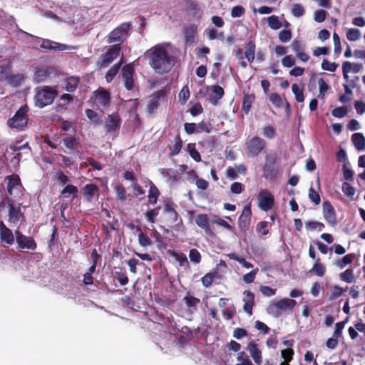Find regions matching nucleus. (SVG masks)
I'll return each mask as SVG.
<instances>
[{"label": "nucleus", "mask_w": 365, "mask_h": 365, "mask_svg": "<svg viewBox=\"0 0 365 365\" xmlns=\"http://www.w3.org/2000/svg\"><path fill=\"white\" fill-rule=\"evenodd\" d=\"M150 66L157 73L165 74L171 71L175 63V58L171 55L164 43L153 46L148 51Z\"/></svg>", "instance_id": "nucleus-1"}, {"label": "nucleus", "mask_w": 365, "mask_h": 365, "mask_svg": "<svg viewBox=\"0 0 365 365\" xmlns=\"http://www.w3.org/2000/svg\"><path fill=\"white\" fill-rule=\"evenodd\" d=\"M57 96L58 91L56 89L45 86L36 92L34 96L35 105L40 108H44L51 105Z\"/></svg>", "instance_id": "nucleus-2"}, {"label": "nucleus", "mask_w": 365, "mask_h": 365, "mask_svg": "<svg viewBox=\"0 0 365 365\" xmlns=\"http://www.w3.org/2000/svg\"><path fill=\"white\" fill-rule=\"evenodd\" d=\"M28 111L29 108L26 106L20 107L14 115L8 119L7 125L16 131L24 130L29 121Z\"/></svg>", "instance_id": "nucleus-3"}, {"label": "nucleus", "mask_w": 365, "mask_h": 365, "mask_svg": "<svg viewBox=\"0 0 365 365\" xmlns=\"http://www.w3.org/2000/svg\"><path fill=\"white\" fill-rule=\"evenodd\" d=\"M131 29V24L125 22L120 24L118 27L114 29L107 36V43H116L121 44L126 40L129 36V31Z\"/></svg>", "instance_id": "nucleus-4"}, {"label": "nucleus", "mask_w": 365, "mask_h": 365, "mask_svg": "<svg viewBox=\"0 0 365 365\" xmlns=\"http://www.w3.org/2000/svg\"><path fill=\"white\" fill-rule=\"evenodd\" d=\"M121 46L119 43H115L108 47L106 52L103 53L96 61V66L98 68H105L113 63L120 55Z\"/></svg>", "instance_id": "nucleus-5"}, {"label": "nucleus", "mask_w": 365, "mask_h": 365, "mask_svg": "<svg viewBox=\"0 0 365 365\" xmlns=\"http://www.w3.org/2000/svg\"><path fill=\"white\" fill-rule=\"evenodd\" d=\"M296 304L297 302L294 299L283 298L270 304L267 308V312L277 317L282 314V311H292Z\"/></svg>", "instance_id": "nucleus-6"}, {"label": "nucleus", "mask_w": 365, "mask_h": 365, "mask_svg": "<svg viewBox=\"0 0 365 365\" xmlns=\"http://www.w3.org/2000/svg\"><path fill=\"white\" fill-rule=\"evenodd\" d=\"M15 236L17 248L20 251L28 252L29 250L34 251L37 248V243L34 238L24 235L19 229L15 231Z\"/></svg>", "instance_id": "nucleus-7"}, {"label": "nucleus", "mask_w": 365, "mask_h": 365, "mask_svg": "<svg viewBox=\"0 0 365 365\" xmlns=\"http://www.w3.org/2000/svg\"><path fill=\"white\" fill-rule=\"evenodd\" d=\"M266 145L267 143L263 138L259 136H254L246 143V154L248 157H257L266 148Z\"/></svg>", "instance_id": "nucleus-8"}, {"label": "nucleus", "mask_w": 365, "mask_h": 365, "mask_svg": "<svg viewBox=\"0 0 365 365\" xmlns=\"http://www.w3.org/2000/svg\"><path fill=\"white\" fill-rule=\"evenodd\" d=\"M176 208L177 205L173 201L168 200L164 202L163 211L164 222L170 226H173L178 220L182 222V219L176 211Z\"/></svg>", "instance_id": "nucleus-9"}, {"label": "nucleus", "mask_w": 365, "mask_h": 365, "mask_svg": "<svg viewBox=\"0 0 365 365\" xmlns=\"http://www.w3.org/2000/svg\"><path fill=\"white\" fill-rule=\"evenodd\" d=\"M21 203H8V222L12 225H16L18 222H25L26 217L21 209Z\"/></svg>", "instance_id": "nucleus-10"}, {"label": "nucleus", "mask_w": 365, "mask_h": 365, "mask_svg": "<svg viewBox=\"0 0 365 365\" xmlns=\"http://www.w3.org/2000/svg\"><path fill=\"white\" fill-rule=\"evenodd\" d=\"M258 207L260 210L267 212L272 209L274 205V197L267 189L261 190L257 195Z\"/></svg>", "instance_id": "nucleus-11"}, {"label": "nucleus", "mask_w": 365, "mask_h": 365, "mask_svg": "<svg viewBox=\"0 0 365 365\" xmlns=\"http://www.w3.org/2000/svg\"><path fill=\"white\" fill-rule=\"evenodd\" d=\"M93 103L98 109L103 111L110 104V93L105 89L99 90L94 93Z\"/></svg>", "instance_id": "nucleus-12"}, {"label": "nucleus", "mask_w": 365, "mask_h": 365, "mask_svg": "<svg viewBox=\"0 0 365 365\" xmlns=\"http://www.w3.org/2000/svg\"><path fill=\"white\" fill-rule=\"evenodd\" d=\"M121 73L125 88L128 91H132L135 87L134 66L131 63L125 64L122 68Z\"/></svg>", "instance_id": "nucleus-13"}, {"label": "nucleus", "mask_w": 365, "mask_h": 365, "mask_svg": "<svg viewBox=\"0 0 365 365\" xmlns=\"http://www.w3.org/2000/svg\"><path fill=\"white\" fill-rule=\"evenodd\" d=\"M56 70L52 66H43L36 68L34 81L36 83L46 81L56 75Z\"/></svg>", "instance_id": "nucleus-14"}, {"label": "nucleus", "mask_w": 365, "mask_h": 365, "mask_svg": "<svg viewBox=\"0 0 365 365\" xmlns=\"http://www.w3.org/2000/svg\"><path fill=\"white\" fill-rule=\"evenodd\" d=\"M251 202L243 207L242 214L238 218V226L242 232H246L250 226L252 221Z\"/></svg>", "instance_id": "nucleus-15"}, {"label": "nucleus", "mask_w": 365, "mask_h": 365, "mask_svg": "<svg viewBox=\"0 0 365 365\" xmlns=\"http://www.w3.org/2000/svg\"><path fill=\"white\" fill-rule=\"evenodd\" d=\"M0 240L4 247H9L16 240L12 231L6 226L4 222H0Z\"/></svg>", "instance_id": "nucleus-16"}, {"label": "nucleus", "mask_w": 365, "mask_h": 365, "mask_svg": "<svg viewBox=\"0 0 365 365\" xmlns=\"http://www.w3.org/2000/svg\"><path fill=\"white\" fill-rule=\"evenodd\" d=\"M8 182L6 190L9 195L17 197L21 192L22 185L20 178L16 175H12L7 177Z\"/></svg>", "instance_id": "nucleus-17"}, {"label": "nucleus", "mask_w": 365, "mask_h": 365, "mask_svg": "<svg viewBox=\"0 0 365 365\" xmlns=\"http://www.w3.org/2000/svg\"><path fill=\"white\" fill-rule=\"evenodd\" d=\"M84 200L92 202L95 199L98 200L100 195L98 186L93 183L86 184L82 189Z\"/></svg>", "instance_id": "nucleus-18"}, {"label": "nucleus", "mask_w": 365, "mask_h": 365, "mask_svg": "<svg viewBox=\"0 0 365 365\" xmlns=\"http://www.w3.org/2000/svg\"><path fill=\"white\" fill-rule=\"evenodd\" d=\"M323 217L326 222L330 225H335L337 223L335 210L329 200L323 202Z\"/></svg>", "instance_id": "nucleus-19"}, {"label": "nucleus", "mask_w": 365, "mask_h": 365, "mask_svg": "<svg viewBox=\"0 0 365 365\" xmlns=\"http://www.w3.org/2000/svg\"><path fill=\"white\" fill-rule=\"evenodd\" d=\"M38 41L41 42L39 46L46 50L63 51L69 48L68 45L55 42L50 39H43L36 37V43Z\"/></svg>", "instance_id": "nucleus-20"}, {"label": "nucleus", "mask_w": 365, "mask_h": 365, "mask_svg": "<svg viewBox=\"0 0 365 365\" xmlns=\"http://www.w3.org/2000/svg\"><path fill=\"white\" fill-rule=\"evenodd\" d=\"M121 124V119L118 113L108 115L106 118L105 127L108 133L115 132L119 129Z\"/></svg>", "instance_id": "nucleus-21"}, {"label": "nucleus", "mask_w": 365, "mask_h": 365, "mask_svg": "<svg viewBox=\"0 0 365 365\" xmlns=\"http://www.w3.org/2000/svg\"><path fill=\"white\" fill-rule=\"evenodd\" d=\"M247 350L250 354L255 363L257 365H261L262 363V351L259 349L258 344L254 340H251L247 343Z\"/></svg>", "instance_id": "nucleus-22"}, {"label": "nucleus", "mask_w": 365, "mask_h": 365, "mask_svg": "<svg viewBox=\"0 0 365 365\" xmlns=\"http://www.w3.org/2000/svg\"><path fill=\"white\" fill-rule=\"evenodd\" d=\"M278 173V168L274 159L267 160L264 165L263 176L266 179H274Z\"/></svg>", "instance_id": "nucleus-23"}, {"label": "nucleus", "mask_w": 365, "mask_h": 365, "mask_svg": "<svg viewBox=\"0 0 365 365\" xmlns=\"http://www.w3.org/2000/svg\"><path fill=\"white\" fill-rule=\"evenodd\" d=\"M195 223L197 225L203 229L205 233L210 237L214 235V233L210 226L209 218L207 214H199L195 218Z\"/></svg>", "instance_id": "nucleus-24"}, {"label": "nucleus", "mask_w": 365, "mask_h": 365, "mask_svg": "<svg viewBox=\"0 0 365 365\" xmlns=\"http://www.w3.org/2000/svg\"><path fill=\"white\" fill-rule=\"evenodd\" d=\"M80 81L81 78L77 76H70L66 77L63 81V89L69 93H73L76 91Z\"/></svg>", "instance_id": "nucleus-25"}, {"label": "nucleus", "mask_w": 365, "mask_h": 365, "mask_svg": "<svg viewBox=\"0 0 365 365\" xmlns=\"http://www.w3.org/2000/svg\"><path fill=\"white\" fill-rule=\"evenodd\" d=\"M255 100V96L254 93H243V98L242 102V111L248 114L252 108V103Z\"/></svg>", "instance_id": "nucleus-26"}, {"label": "nucleus", "mask_w": 365, "mask_h": 365, "mask_svg": "<svg viewBox=\"0 0 365 365\" xmlns=\"http://www.w3.org/2000/svg\"><path fill=\"white\" fill-rule=\"evenodd\" d=\"M163 96V93L158 91L150 96V100L147 104V111L149 113H153L158 108L160 105V100Z\"/></svg>", "instance_id": "nucleus-27"}, {"label": "nucleus", "mask_w": 365, "mask_h": 365, "mask_svg": "<svg viewBox=\"0 0 365 365\" xmlns=\"http://www.w3.org/2000/svg\"><path fill=\"white\" fill-rule=\"evenodd\" d=\"M212 94L210 97V102L211 104L216 106L219 100L221 99L224 94V89L219 85H214L211 87Z\"/></svg>", "instance_id": "nucleus-28"}, {"label": "nucleus", "mask_w": 365, "mask_h": 365, "mask_svg": "<svg viewBox=\"0 0 365 365\" xmlns=\"http://www.w3.org/2000/svg\"><path fill=\"white\" fill-rule=\"evenodd\" d=\"M183 301L190 313H193L197 309V306L200 302V299L191 295L190 292H187L184 297Z\"/></svg>", "instance_id": "nucleus-29"}, {"label": "nucleus", "mask_w": 365, "mask_h": 365, "mask_svg": "<svg viewBox=\"0 0 365 365\" xmlns=\"http://www.w3.org/2000/svg\"><path fill=\"white\" fill-rule=\"evenodd\" d=\"M149 185L150 189L148 195V202L152 205H155L156 204L160 193L158 187L152 181H149Z\"/></svg>", "instance_id": "nucleus-30"}, {"label": "nucleus", "mask_w": 365, "mask_h": 365, "mask_svg": "<svg viewBox=\"0 0 365 365\" xmlns=\"http://www.w3.org/2000/svg\"><path fill=\"white\" fill-rule=\"evenodd\" d=\"M245 57L247 60L250 63H252L255 60V51H256V46L254 41H250L245 43Z\"/></svg>", "instance_id": "nucleus-31"}, {"label": "nucleus", "mask_w": 365, "mask_h": 365, "mask_svg": "<svg viewBox=\"0 0 365 365\" xmlns=\"http://www.w3.org/2000/svg\"><path fill=\"white\" fill-rule=\"evenodd\" d=\"M123 59H121L119 62L115 63L108 69L105 76L107 82L110 83L113 81L114 77L119 72V70L123 64Z\"/></svg>", "instance_id": "nucleus-32"}, {"label": "nucleus", "mask_w": 365, "mask_h": 365, "mask_svg": "<svg viewBox=\"0 0 365 365\" xmlns=\"http://www.w3.org/2000/svg\"><path fill=\"white\" fill-rule=\"evenodd\" d=\"M351 140L358 150H363L365 149V138L362 133H356L351 136Z\"/></svg>", "instance_id": "nucleus-33"}, {"label": "nucleus", "mask_w": 365, "mask_h": 365, "mask_svg": "<svg viewBox=\"0 0 365 365\" xmlns=\"http://www.w3.org/2000/svg\"><path fill=\"white\" fill-rule=\"evenodd\" d=\"M309 272L314 274L317 277H322L326 272L325 266L320 262V259H317L313 264Z\"/></svg>", "instance_id": "nucleus-34"}, {"label": "nucleus", "mask_w": 365, "mask_h": 365, "mask_svg": "<svg viewBox=\"0 0 365 365\" xmlns=\"http://www.w3.org/2000/svg\"><path fill=\"white\" fill-rule=\"evenodd\" d=\"M175 143L170 148L171 156H175L179 154L182 147V140L181 139L180 133L177 134L174 138Z\"/></svg>", "instance_id": "nucleus-35"}, {"label": "nucleus", "mask_w": 365, "mask_h": 365, "mask_svg": "<svg viewBox=\"0 0 365 365\" xmlns=\"http://www.w3.org/2000/svg\"><path fill=\"white\" fill-rule=\"evenodd\" d=\"M12 66L10 63L0 65V82L8 81L11 73Z\"/></svg>", "instance_id": "nucleus-36"}, {"label": "nucleus", "mask_w": 365, "mask_h": 365, "mask_svg": "<svg viewBox=\"0 0 365 365\" xmlns=\"http://www.w3.org/2000/svg\"><path fill=\"white\" fill-rule=\"evenodd\" d=\"M230 259H233L238 262L242 267L250 269L253 267V264L247 262L244 257H240L235 252L229 253L227 255Z\"/></svg>", "instance_id": "nucleus-37"}, {"label": "nucleus", "mask_w": 365, "mask_h": 365, "mask_svg": "<svg viewBox=\"0 0 365 365\" xmlns=\"http://www.w3.org/2000/svg\"><path fill=\"white\" fill-rule=\"evenodd\" d=\"M218 276H219V273L217 271L207 273L201 279L202 284H203V286L207 288L212 285L214 279L215 277H217Z\"/></svg>", "instance_id": "nucleus-38"}, {"label": "nucleus", "mask_w": 365, "mask_h": 365, "mask_svg": "<svg viewBox=\"0 0 365 365\" xmlns=\"http://www.w3.org/2000/svg\"><path fill=\"white\" fill-rule=\"evenodd\" d=\"M78 192V187L73 185H67L61 191V195L63 197H68L66 194L71 195L73 199L77 197V193Z\"/></svg>", "instance_id": "nucleus-39"}, {"label": "nucleus", "mask_w": 365, "mask_h": 365, "mask_svg": "<svg viewBox=\"0 0 365 365\" xmlns=\"http://www.w3.org/2000/svg\"><path fill=\"white\" fill-rule=\"evenodd\" d=\"M63 145L67 148L68 153H71L75 149V145L77 143V138L74 136H68L64 138L62 141Z\"/></svg>", "instance_id": "nucleus-40"}, {"label": "nucleus", "mask_w": 365, "mask_h": 365, "mask_svg": "<svg viewBox=\"0 0 365 365\" xmlns=\"http://www.w3.org/2000/svg\"><path fill=\"white\" fill-rule=\"evenodd\" d=\"M114 190H115L116 199L118 200H119L120 202H123L126 200V198H127L126 190L123 185H121V184L117 185L115 187Z\"/></svg>", "instance_id": "nucleus-41"}, {"label": "nucleus", "mask_w": 365, "mask_h": 365, "mask_svg": "<svg viewBox=\"0 0 365 365\" xmlns=\"http://www.w3.org/2000/svg\"><path fill=\"white\" fill-rule=\"evenodd\" d=\"M355 258V255L354 253L348 254L343 257L341 259L336 261V264L339 268L342 269L345 267L347 264H351Z\"/></svg>", "instance_id": "nucleus-42"}, {"label": "nucleus", "mask_w": 365, "mask_h": 365, "mask_svg": "<svg viewBox=\"0 0 365 365\" xmlns=\"http://www.w3.org/2000/svg\"><path fill=\"white\" fill-rule=\"evenodd\" d=\"M137 231L140 232L138 235V242L142 247H148L152 245V240L150 237L145 233L141 232V228L140 227H136Z\"/></svg>", "instance_id": "nucleus-43"}, {"label": "nucleus", "mask_w": 365, "mask_h": 365, "mask_svg": "<svg viewBox=\"0 0 365 365\" xmlns=\"http://www.w3.org/2000/svg\"><path fill=\"white\" fill-rule=\"evenodd\" d=\"M339 278L341 281L346 283H351L354 282V275L352 269H347L344 272L339 274Z\"/></svg>", "instance_id": "nucleus-44"}, {"label": "nucleus", "mask_w": 365, "mask_h": 365, "mask_svg": "<svg viewBox=\"0 0 365 365\" xmlns=\"http://www.w3.org/2000/svg\"><path fill=\"white\" fill-rule=\"evenodd\" d=\"M237 360L240 363H237L235 365H252V362L244 351L238 352Z\"/></svg>", "instance_id": "nucleus-45"}, {"label": "nucleus", "mask_w": 365, "mask_h": 365, "mask_svg": "<svg viewBox=\"0 0 365 365\" xmlns=\"http://www.w3.org/2000/svg\"><path fill=\"white\" fill-rule=\"evenodd\" d=\"M292 91L295 95V98L297 102L302 103L304 101L303 89L300 88L297 84H292Z\"/></svg>", "instance_id": "nucleus-46"}, {"label": "nucleus", "mask_w": 365, "mask_h": 365, "mask_svg": "<svg viewBox=\"0 0 365 365\" xmlns=\"http://www.w3.org/2000/svg\"><path fill=\"white\" fill-rule=\"evenodd\" d=\"M267 23L269 26L274 30H277L281 28L282 24L279 20L277 16L272 15L267 18Z\"/></svg>", "instance_id": "nucleus-47"}, {"label": "nucleus", "mask_w": 365, "mask_h": 365, "mask_svg": "<svg viewBox=\"0 0 365 365\" xmlns=\"http://www.w3.org/2000/svg\"><path fill=\"white\" fill-rule=\"evenodd\" d=\"M188 152L190 155V157L196 162H200L201 161V156L200 153L197 151V150L195 147V144L189 143L187 145Z\"/></svg>", "instance_id": "nucleus-48"}, {"label": "nucleus", "mask_w": 365, "mask_h": 365, "mask_svg": "<svg viewBox=\"0 0 365 365\" xmlns=\"http://www.w3.org/2000/svg\"><path fill=\"white\" fill-rule=\"evenodd\" d=\"M309 199L315 205H319L321 202V197L318 192H317L312 187L309 190L308 194Z\"/></svg>", "instance_id": "nucleus-49"}, {"label": "nucleus", "mask_w": 365, "mask_h": 365, "mask_svg": "<svg viewBox=\"0 0 365 365\" xmlns=\"http://www.w3.org/2000/svg\"><path fill=\"white\" fill-rule=\"evenodd\" d=\"M187 9L191 12L193 16L200 12V7L197 4L192 0H185Z\"/></svg>", "instance_id": "nucleus-50"}, {"label": "nucleus", "mask_w": 365, "mask_h": 365, "mask_svg": "<svg viewBox=\"0 0 365 365\" xmlns=\"http://www.w3.org/2000/svg\"><path fill=\"white\" fill-rule=\"evenodd\" d=\"M160 207H157L154 209L148 210L145 215L146 217L147 220L150 223H154L155 222V218L159 214V210Z\"/></svg>", "instance_id": "nucleus-51"}, {"label": "nucleus", "mask_w": 365, "mask_h": 365, "mask_svg": "<svg viewBox=\"0 0 365 365\" xmlns=\"http://www.w3.org/2000/svg\"><path fill=\"white\" fill-rule=\"evenodd\" d=\"M172 256L178 262L180 267L188 265L189 263L185 254L173 252Z\"/></svg>", "instance_id": "nucleus-52"}, {"label": "nucleus", "mask_w": 365, "mask_h": 365, "mask_svg": "<svg viewBox=\"0 0 365 365\" xmlns=\"http://www.w3.org/2000/svg\"><path fill=\"white\" fill-rule=\"evenodd\" d=\"M91 165L94 169L101 170L103 168V166L101 163L96 160L94 158L91 157H88L86 159V161L83 163V164H81V166H86V165Z\"/></svg>", "instance_id": "nucleus-53"}, {"label": "nucleus", "mask_w": 365, "mask_h": 365, "mask_svg": "<svg viewBox=\"0 0 365 365\" xmlns=\"http://www.w3.org/2000/svg\"><path fill=\"white\" fill-rule=\"evenodd\" d=\"M361 36L360 31L357 29H350L347 31L346 38L350 41H355Z\"/></svg>", "instance_id": "nucleus-54"}, {"label": "nucleus", "mask_w": 365, "mask_h": 365, "mask_svg": "<svg viewBox=\"0 0 365 365\" xmlns=\"http://www.w3.org/2000/svg\"><path fill=\"white\" fill-rule=\"evenodd\" d=\"M344 292V289L338 285H335L331 288L329 300H334L341 297Z\"/></svg>", "instance_id": "nucleus-55"}, {"label": "nucleus", "mask_w": 365, "mask_h": 365, "mask_svg": "<svg viewBox=\"0 0 365 365\" xmlns=\"http://www.w3.org/2000/svg\"><path fill=\"white\" fill-rule=\"evenodd\" d=\"M321 66L323 70L334 72L336 71L339 65L334 62H330L327 59H324Z\"/></svg>", "instance_id": "nucleus-56"}, {"label": "nucleus", "mask_w": 365, "mask_h": 365, "mask_svg": "<svg viewBox=\"0 0 365 365\" xmlns=\"http://www.w3.org/2000/svg\"><path fill=\"white\" fill-rule=\"evenodd\" d=\"M341 188L345 195L351 198L353 197V196L355 194V188L353 186H351L349 182H343Z\"/></svg>", "instance_id": "nucleus-57"}, {"label": "nucleus", "mask_w": 365, "mask_h": 365, "mask_svg": "<svg viewBox=\"0 0 365 365\" xmlns=\"http://www.w3.org/2000/svg\"><path fill=\"white\" fill-rule=\"evenodd\" d=\"M318 84L319 87V93L318 95V98H323L325 95V93L329 89V86L323 78H320L318 80Z\"/></svg>", "instance_id": "nucleus-58"}, {"label": "nucleus", "mask_w": 365, "mask_h": 365, "mask_svg": "<svg viewBox=\"0 0 365 365\" xmlns=\"http://www.w3.org/2000/svg\"><path fill=\"white\" fill-rule=\"evenodd\" d=\"M292 38V31L289 29H283L279 33V40L282 43L288 42Z\"/></svg>", "instance_id": "nucleus-59"}, {"label": "nucleus", "mask_w": 365, "mask_h": 365, "mask_svg": "<svg viewBox=\"0 0 365 365\" xmlns=\"http://www.w3.org/2000/svg\"><path fill=\"white\" fill-rule=\"evenodd\" d=\"M269 98V101L272 102V103L275 107L281 108L282 106L283 101H282L281 96L278 93H273L270 94Z\"/></svg>", "instance_id": "nucleus-60"}, {"label": "nucleus", "mask_w": 365, "mask_h": 365, "mask_svg": "<svg viewBox=\"0 0 365 365\" xmlns=\"http://www.w3.org/2000/svg\"><path fill=\"white\" fill-rule=\"evenodd\" d=\"M263 135L269 139H272L276 135V130L272 125H266L263 128Z\"/></svg>", "instance_id": "nucleus-61"}, {"label": "nucleus", "mask_w": 365, "mask_h": 365, "mask_svg": "<svg viewBox=\"0 0 365 365\" xmlns=\"http://www.w3.org/2000/svg\"><path fill=\"white\" fill-rule=\"evenodd\" d=\"M294 354V352L292 348H287L281 351V356L285 361L290 362L293 359Z\"/></svg>", "instance_id": "nucleus-62"}, {"label": "nucleus", "mask_w": 365, "mask_h": 365, "mask_svg": "<svg viewBox=\"0 0 365 365\" xmlns=\"http://www.w3.org/2000/svg\"><path fill=\"white\" fill-rule=\"evenodd\" d=\"M258 272V268H256L251 272L243 275L242 279L246 284H250L254 282L256 275Z\"/></svg>", "instance_id": "nucleus-63"}, {"label": "nucleus", "mask_w": 365, "mask_h": 365, "mask_svg": "<svg viewBox=\"0 0 365 365\" xmlns=\"http://www.w3.org/2000/svg\"><path fill=\"white\" fill-rule=\"evenodd\" d=\"M86 117L91 120L94 124H99L100 120L98 113L91 109H86Z\"/></svg>", "instance_id": "nucleus-64"}]
</instances>
